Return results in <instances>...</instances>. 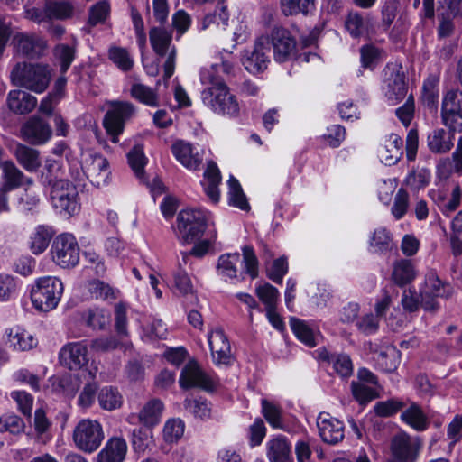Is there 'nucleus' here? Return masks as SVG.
Segmentation results:
<instances>
[{
    "label": "nucleus",
    "mask_w": 462,
    "mask_h": 462,
    "mask_svg": "<svg viewBox=\"0 0 462 462\" xmlns=\"http://www.w3.org/2000/svg\"><path fill=\"white\" fill-rule=\"evenodd\" d=\"M216 239L217 231L210 230L208 238L200 240L198 243H196L189 253H182L183 264H187V261L189 255H194L196 257H203L213 246L214 243L216 242Z\"/></svg>",
    "instance_id": "obj_55"
},
{
    "label": "nucleus",
    "mask_w": 462,
    "mask_h": 462,
    "mask_svg": "<svg viewBox=\"0 0 462 462\" xmlns=\"http://www.w3.org/2000/svg\"><path fill=\"white\" fill-rule=\"evenodd\" d=\"M346 30L353 38H358L368 31V25L363 14L357 11H351L345 19Z\"/></svg>",
    "instance_id": "obj_47"
},
{
    "label": "nucleus",
    "mask_w": 462,
    "mask_h": 462,
    "mask_svg": "<svg viewBox=\"0 0 462 462\" xmlns=\"http://www.w3.org/2000/svg\"><path fill=\"white\" fill-rule=\"evenodd\" d=\"M213 224L209 211L204 208H186L177 217V235L183 243L189 244L200 238L206 228Z\"/></svg>",
    "instance_id": "obj_4"
},
{
    "label": "nucleus",
    "mask_w": 462,
    "mask_h": 462,
    "mask_svg": "<svg viewBox=\"0 0 462 462\" xmlns=\"http://www.w3.org/2000/svg\"><path fill=\"white\" fill-rule=\"evenodd\" d=\"M261 412L273 429L284 428L283 411L276 400L262 398Z\"/></svg>",
    "instance_id": "obj_31"
},
{
    "label": "nucleus",
    "mask_w": 462,
    "mask_h": 462,
    "mask_svg": "<svg viewBox=\"0 0 462 462\" xmlns=\"http://www.w3.org/2000/svg\"><path fill=\"white\" fill-rule=\"evenodd\" d=\"M14 155L18 163L28 172H36L42 165L39 151L24 144H16Z\"/></svg>",
    "instance_id": "obj_29"
},
{
    "label": "nucleus",
    "mask_w": 462,
    "mask_h": 462,
    "mask_svg": "<svg viewBox=\"0 0 462 462\" xmlns=\"http://www.w3.org/2000/svg\"><path fill=\"white\" fill-rule=\"evenodd\" d=\"M127 161L131 169L138 178L143 175V169L147 163V158L141 144L134 145L127 153Z\"/></svg>",
    "instance_id": "obj_52"
},
{
    "label": "nucleus",
    "mask_w": 462,
    "mask_h": 462,
    "mask_svg": "<svg viewBox=\"0 0 462 462\" xmlns=\"http://www.w3.org/2000/svg\"><path fill=\"white\" fill-rule=\"evenodd\" d=\"M227 185L228 204L241 210H248L250 206L238 180L231 175L227 180Z\"/></svg>",
    "instance_id": "obj_45"
},
{
    "label": "nucleus",
    "mask_w": 462,
    "mask_h": 462,
    "mask_svg": "<svg viewBox=\"0 0 462 462\" xmlns=\"http://www.w3.org/2000/svg\"><path fill=\"white\" fill-rule=\"evenodd\" d=\"M147 340L164 339L167 336V327L162 319H152L151 323L143 329Z\"/></svg>",
    "instance_id": "obj_64"
},
{
    "label": "nucleus",
    "mask_w": 462,
    "mask_h": 462,
    "mask_svg": "<svg viewBox=\"0 0 462 462\" xmlns=\"http://www.w3.org/2000/svg\"><path fill=\"white\" fill-rule=\"evenodd\" d=\"M267 429L263 420L260 418L254 420L249 427V445L251 448L260 446L266 436Z\"/></svg>",
    "instance_id": "obj_63"
},
{
    "label": "nucleus",
    "mask_w": 462,
    "mask_h": 462,
    "mask_svg": "<svg viewBox=\"0 0 462 462\" xmlns=\"http://www.w3.org/2000/svg\"><path fill=\"white\" fill-rule=\"evenodd\" d=\"M255 293L265 306V310L276 308L279 300V291L274 286L268 282L257 283L255 286Z\"/></svg>",
    "instance_id": "obj_49"
},
{
    "label": "nucleus",
    "mask_w": 462,
    "mask_h": 462,
    "mask_svg": "<svg viewBox=\"0 0 462 462\" xmlns=\"http://www.w3.org/2000/svg\"><path fill=\"white\" fill-rule=\"evenodd\" d=\"M420 447L417 439H411L404 432L396 435L391 444L393 455L401 461H413Z\"/></svg>",
    "instance_id": "obj_22"
},
{
    "label": "nucleus",
    "mask_w": 462,
    "mask_h": 462,
    "mask_svg": "<svg viewBox=\"0 0 462 462\" xmlns=\"http://www.w3.org/2000/svg\"><path fill=\"white\" fill-rule=\"evenodd\" d=\"M449 292V285L443 283L435 273L430 272L420 292L422 308L427 311H435L439 308L436 298L448 297Z\"/></svg>",
    "instance_id": "obj_12"
},
{
    "label": "nucleus",
    "mask_w": 462,
    "mask_h": 462,
    "mask_svg": "<svg viewBox=\"0 0 462 462\" xmlns=\"http://www.w3.org/2000/svg\"><path fill=\"white\" fill-rule=\"evenodd\" d=\"M370 251L374 254H386L394 247L393 236L389 230L384 227L374 229L369 239Z\"/></svg>",
    "instance_id": "obj_36"
},
{
    "label": "nucleus",
    "mask_w": 462,
    "mask_h": 462,
    "mask_svg": "<svg viewBox=\"0 0 462 462\" xmlns=\"http://www.w3.org/2000/svg\"><path fill=\"white\" fill-rule=\"evenodd\" d=\"M421 98L424 106H426L429 109L432 111H437L439 91L437 89V85L434 80L428 79L427 81L424 82Z\"/></svg>",
    "instance_id": "obj_58"
},
{
    "label": "nucleus",
    "mask_w": 462,
    "mask_h": 462,
    "mask_svg": "<svg viewBox=\"0 0 462 462\" xmlns=\"http://www.w3.org/2000/svg\"><path fill=\"white\" fill-rule=\"evenodd\" d=\"M55 235L54 228L50 225H37L30 233L27 245L35 255L42 254L50 245Z\"/></svg>",
    "instance_id": "obj_24"
},
{
    "label": "nucleus",
    "mask_w": 462,
    "mask_h": 462,
    "mask_svg": "<svg viewBox=\"0 0 462 462\" xmlns=\"http://www.w3.org/2000/svg\"><path fill=\"white\" fill-rule=\"evenodd\" d=\"M105 439L103 427L98 420L83 419L73 430V441L76 447L86 452L93 453Z\"/></svg>",
    "instance_id": "obj_7"
},
{
    "label": "nucleus",
    "mask_w": 462,
    "mask_h": 462,
    "mask_svg": "<svg viewBox=\"0 0 462 462\" xmlns=\"http://www.w3.org/2000/svg\"><path fill=\"white\" fill-rule=\"evenodd\" d=\"M151 45L160 56H164L171 45L172 34L162 27H152L149 32Z\"/></svg>",
    "instance_id": "obj_43"
},
{
    "label": "nucleus",
    "mask_w": 462,
    "mask_h": 462,
    "mask_svg": "<svg viewBox=\"0 0 462 462\" xmlns=\"http://www.w3.org/2000/svg\"><path fill=\"white\" fill-rule=\"evenodd\" d=\"M430 180V171L426 169L411 171L405 179V184L412 189H420L429 184Z\"/></svg>",
    "instance_id": "obj_60"
},
{
    "label": "nucleus",
    "mask_w": 462,
    "mask_h": 462,
    "mask_svg": "<svg viewBox=\"0 0 462 462\" xmlns=\"http://www.w3.org/2000/svg\"><path fill=\"white\" fill-rule=\"evenodd\" d=\"M60 362L69 370H79L89 361L88 344L85 340L69 342L59 353Z\"/></svg>",
    "instance_id": "obj_13"
},
{
    "label": "nucleus",
    "mask_w": 462,
    "mask_h": 462,
    "mask_svg": "<svg viewBox=\"0 0 462 462\" xmlns=\"http://www.w3.org/2000/svg\"><path fill=\"white\" fill-rule=\"evenodd\" d=\"M13 42L17 52L29 59L42 57L47 48L46 41L34 33L18 32Z\"/></svg>",
    "instance_id": "obj_15"
},
{
    "label": "nucleus",
    "mask_w": 462,
    "mask_h": 462,
    "mask_svg": "<svg viewBox=\"0 0 462 462\" xmlns=\"http://www.w3.org/2000/svg\"><path fill=\"white\" fill-rule=\"evenodd\" d=\"M415 276L416 272L410 260L402 259L394 263L392 279L398 286H404L411 282Z\"/></svg>",
    "instance_id": "obj_41"
},
{
    "label": "nucleus",
    "mask_w": 462,
    "mask_h": 462,
    "mask_svg": "<svg viewBox=\"0 0 462 462\" xmlns=\"http://www.w3.org/2000/svg\"><path fill=\"white\" fill-rule=\"evenodd\" d=\"M128 446L122 437H112L107 439L103 448L97 455V462H124Z\"/></svg>",
    "instance_id": "obj_23"
},
{
    "label": "nucleus",
    "mask_w": 462,
    "mask_h": 462,
    "mask_svg": "<svg viewBox=\"0 0 462 462\" xmlns=\"http://www.w3.org/2000/svg\"><path fill=\"white\" fill-rule=\"evenodd\" d=\"M184 431L185 423L181 419H170L163 427V439L168 443L178 442L182 438Z\"/></svg>",
    "instance_id": "obj_51"
},
{
    "label": "nucleus",
    "mask_w": 462,
    "mask_h": 462,
    "mask_svg": "<svg viewBox=\"0 0 462 462\" xmlns=\"http://www.w3.org/2000/svg\"><path fill=\"white\" fill-rule=\"evenodd\" d=\"M87 324L94 329H104L110 321V313L103 308L89 309L86 314Z\"/></svg>",
    "instance_id": "obj_54"
},
{
    "label": "nucleus",
    "mask_w": 462,
    "mask_h": 462,
    "mask_svg": "<svg viewBox=\"0 0 462 462\" xmlns=\"http://www.w3.org/2000/svg\"><path fill=\"white\" fill-rule=\"evenodd\" d=\"M87 290L90 297L103 301L114 300L119 294V290L99 279L88 282Z\"/></svg>",
    "instance_id": "obj_38"
},
{
    "label": "nucleus",
    "mask_w": 462,
    "mask_h": 462,
    "mask_svg": "<svg viewBox=\"0 0 462 462\" xmlns=\"http://www.w3.org/2000/svg\"><path fill=\"white\" fill-rule=\"evenodd\" d=\"M135 108L129 102H114L104 117V127L111 142H119V135L124 132L125 124L134 114Z\"/></svg>",
    "instance_id": "obj_9"
},
{
    "label": "nucleus",
    "mask_w": 462,
    "mask_h": 462,
    "mask_svg": "<svg viewBox=\"0 0 462 462\" xmlns=\"http://www.w3.org/2000/svg\"><path fill=\"white\" fill-rule=\"evenodd\" d=\"M386 82L387 89L385 90V96L390 101L396 103L405 97L407 86L403 72H400L399 70L391 71Z\"/></svg>",
    "instance_id": "obj_33"
},
{
    "label": "nucleus",
    "mask_w": 462,
    "mask_h": 462,
    "mask_svg": "<svg viewBox=\"0 0 462 462\" xmlns=\"http://www.w3.org/2000/svg\"><path fill=\"white\" fill-rule=\"evenodd\" d=\"M110 14L109 3L102 0L95 4L89 9L88 24L91 27L103 23Z\"/></svg>",
    "instance_id": "obj_56"
},
{
    "label": "nucleus",
    "mask_w": 462,
    "mask_h": 462,
    "mask_svg": "<svg viewBox=\"0 0 462 462\" xmlns=\"http://www.w3.org/2000/svg\"><path fill=\"white\" fill-rule=\"evenodd\" d=\"M453 131H447L443 128L433 129L427 137V145L433 153H447L454 146Z\"/></svg>",
    "instance_id": "obj_27"
},
{
    "label": "nucleus",
    "mask_w": 462,
    "mask_h": 462,
    "mask_svg": "<svg viewBox=\"0 0 462 462\" xmlns=\"http://www.w3.org/2000/svg\"><path fill=\"white\" fill-rule=\"evenodd\" d=\"M317 427L321 439L329 445H336L345 437V428L342 421L332 417L329 413L321 412L317 418Z\"/></svg>",
    "instance_id": "obj_17"
},
{
    "label": "nucleus",
    "mask_w": 462,
    "mask_h": 462,
    "mask_svg": "<svg viewBox=\"0 0 462 462\" xmlns=\"http://www.w3.org/2000/svg\"><path fill=\"white\" fill-rule=\"evenodd\" d=\"M22 134L24 140L32 144H43L51 139L52 130L47 122L33 116L23 125Z\"/></svg>",
    "instance_id": "obj_20"
},
{
    "label": "nucleus",
    "mask_w": 462,
    "mask_h": 462,
    "mask_svg": "<svg viewBox=\"0 0 462 462\" xmlns=\"http://www.w3.org/2000/svg\"><path fill=\"white\" fill-rule=\"evenodd\" d=\"M269 462H289V441L286 436L276 434L266 442Z\"/></svg>",
    "instance_id": "obj_28"
},
{
    "label": "nucleus",
    "mask_w": 462,
    "mask_h": 462,
    "mask_svg": "<svg viewBox=\"0 0 462 462\" xmlns=\"http://www.w3.org/2000/svg\"><path fill=\"white\" fill-rule=\"evenodd\" d=\"M401 418L416 430H424L429 425L426 415L416 403H411V405L402 413Z\"/></svg>",
    "instance_id": "obj_46"
},
{
    "label": "nucleus",
    "mask_w": 462,
    "mask_h": 462,
    "mask_svg": "<svg viewBox=\"0 0 462 462\" xmlns=\"http://www.w3.org/2000/svg\"><path fill=\"white\" fill-rule=\"evenodd\" d=\"M443 124L454 132H462V91L448 90L441 104Z\"/></svg>",
    "instance_id": "obj_11"
},
{
    "label": "nucleus",
    "mask_w": 462,
    "mask_h": 462,
    "mask_svg": "<svg viewBox=\"0 0 462 462\" xmlns=\"http://www.w3.org/2000/svg\"><path fill=\"white\" fill-rule=\"evenodd\" d=\"M79 252L78 241L71 233L57 236L51 249L53 262L61 268H73L78 265Z\"/></svg>",
    "instance_id": "obj_8"
},
{
    "label": "nucleus",
    "mask_w": 462,
    "mask_h": 462,
    "mask_svg": "<svg viewBox=\"0 0 462 462\" xmlns=\"http://www.w3.org/2000/svg\"><path fill=\"white\" fill-rule=\"evenodd\" d=\"M4 183L1 187L3 192H9L19 188L24 181L25 176L12 161L2 163Z\"/></svg>",
    "instance_id": "obj_35"
},
{
    "label": "nucleus",
    "mask_w": 462,
    "mask_h": 462,
    "mask_svg": "<svg viewBox=\"0 0 462 462\" xmlns=\"http://www.w3.org/2000/svg\"><path fill=\"white\" fill-rule=\"evenodd\" d=\"M398 351L394 347L387 348L378 355L377 364L383 371L393 372L398 365Z\"/></svg>",
    "instance_id": "obj_61"
},
{
    "label": "nucleus",
    "mask_w": 462,
    "mask_h": 462,
    "mask_svg": "<svg viewBox=\"0 0 462 462\" xmlns=\"http://www.w3.org/2000/svg\"><path fill=\"white\" fill-rule=\"evenodd\" d=\"M208 341L213 362L216 365H228L232 362L230 343L220 328L212 329L208 335Z\"/></svg>",
    "instance_id": "obj_16"
},
{
    "label": "nucleus",
    "mask_w": 462,
    "mask_h": 462,
    "mask_svg": "<svg viewBox=\"0 0 462 462\" xmlns=\"http://www.w3.org/2000/svg\"><path fill=\"white\" fill-rule=\"evenodd\" d=\"M132 97L140 103L156 107L159 106V97L157 92L152 88L139 82L133 83L130 88Z\"/></svg>",
    "instance_id": "obj_44"
},
{
    "label": "nucleus",
    "mask_w": 462,
    "mask_h": 462,
    "mask_svg": "<svg viewBox=\"0 0 462 462\" xmlns=\"http://www.w3.org/2000/svg\"><path fill=\"white\" fill-rule=\"evenodd\" d=\"M268 38L258 37L252 52L243 56L242 62L245 69L252 74L263 72L269 63L267 52L269 51Z\"/></svg>",
    "instance_id": "obj_19"
},
{
    "label": "nucleus",
    "mask_w": 462,
    "mask_h": 462,
    "mask_svg": "<svg viewBox=\"0 0 462 462\" xmlns=\"http://www.w3.org/2000/svg\"><path fill=\"white\" fill-rule=\"evenodd\" d=\"M381 161L387 165L399 162L402 155V140L395 134H392L383 147L379 149Z\"/></svg>",
    "instance_id": "obj_37"
},
{
    "label": "nucleus",
    "mask_w": 462,
    "mask_h": 462,
    "mask_svg": "<svg viewBox=\"0 0 462 462\" xmlns=\"http://www.w3.org/2000/svg\"><path fill=\"white\" fill-rule=\"evenodd\" d=\"M51 203L60 214L69 217L76 215L80 208L79 192L76 186L68 180L60 179L51 187Z\"/></svg>",
    "instance_id": "obj_6"
},
{
    "label": "nucleus",
    "mask_w": 462,
    "mask_h": 462,
    "mask_svg": "<svg viewBox=\"0 0 462 462\" xmlns=\"http://www.w3.org/2000/svg\"><path fill=\"white\" fill-rule=\"evenodd\" d=\"M50 20H64L70 18L74 13L73 3L68 0L54 1L47 4Z\"/></svg>",
    "instance_id": "obj_50"
},
{
    "label": "nucleus",
    "mask_w": 462,
    "mask_h": 462,
    "mask_svg": "<svg viewBox=\"0 0 462 462\" xmlns=\"http://www.w3.org/2000/svg\"><path fill=\"white\" fill-rule=\"evenodd\" d=\"M54 55L60 63V71L66 73L75 58V50L67 44H58L54 49Z\"/></svg>",
    "instance_id": "obj_57"
},
{
    "label": "nucleus",
    "mask_w": 462,
    "mask_h": 462,
    "mask_svg": "<svg viewBox=\"0 0 462 462\" xmlns=\"http://www.w3.org/2000/svg\"><path fill=\"white\" fill-rule=\"evenodd\" d=\"M99 407L106 411L120 409L124 398L119 390L114 386H104L99 389L97 395Z\"/></svg>",
    "instance_id": "obj_34"
},
{
    "label": "nucleus",
    "mask_w": 462,
    "mask_h": 462,
    "mask_svg": "<svg viewBox=\"0 0 462 462\" xmlns=\"http://www.w3.org/2000/svg\"><path fill=\"white\" fill-rule=\"evenodd\" d=\"M10 79L13 85L41 94L50 84L51 69L41 63L19 62L13 68Z\"/></svg>",
    "instance_id": "obj_2"
},
{
    "label": "nucleus",
    "mask_w": 462,
    "mask_h": 462,
    "mask_svg": "<svg viewBox=\"0 0 462 462\" xmlns=\"http://www.w3.org/2000/svg\"><path fill=\"white\" fill-rule=\"evenodd\" d=\"M184 407L197 419L207 420L211 418V403L205 399H186Z\"/></svg>",
    "instance_id": "obj_48"
},
{
    "label": "nucleus",
    "mask_w": 462,
    "mask_h": 462,
    "mask_svg": "<svg viewBox=\"0 0 462 462\" xmlns=\"http://www.w3.org/2000/svg\"><path fill=\"white\" fill-rule=\"evenodd\" d=\"M291 328L295 337L305 346L314 347L318 344L319 334L313 330L307 322L291 318Z\"/></svg>",
    "instance_id": "obj_39"
},
{
    "label": "nucleus",
    "mask_w": 462,
    "mask_h": 462,
    "mask_svg": "<svg viewBox=\"0 0 462 462\" xmlns=\"http://www.w3.org/2000/svg\"><path fill=\"white\" fill-rule=\"evenodd\" d=\"M179 383L184 390L199 388L206 392H212L216 389L217 382L211 374L204 371L195 360H190L182 368Z\"/></svg>",
    "instance_id": "obj_10"
},
{
    "label": "nucleus",
    "mask_w": 462,
    "mask_h": 462,
    "mask_svg": "<svg viewBox=\"0 0 462 462\" xmlns=\"http://www.w3.org/2000/svg\"><path fill=\"white\" fill-rule=\"evenodd\" d=\"M109 59L123 71H128L134 65V60L125 48L112 46L108 50Z\"/></svg>",
    "instance_id": "obj_53"
},
{
    "label": "nucleus",
    "mask_w": 462,
    "mask_h": 462,
    "mask_svg": "<svg viewBox=\"0 0 462 462\" xmlns=\"http://www.w3.org/2000/svg\"><path fill=\"white\" fill-rule=\"evenodd\" d=\"M82 170L89 181L97 187L106 185L110 174L109 162L107 159L97 153L88 154L86 156L83 162Z\"/></svg>",
    "instance_id": "obj_14"
},
{
    "label": "nucleus",
    "mask_w": 462,
    "mask_h": 462,
    "mask_svg": "<svg viewBox=\"0 0 462 462\" xmlns=\"http://www.w3.org/2000/svg\"><path fill=\"white\" fill-rule=\"evenodd\" d=\"M221 183L220 171L216 162L210 161L207 163V168L203 174L201 185L208 198L213 202L217 203L220 199L219 185Z\"/></svg>",
    "instance_id": "obj_25"
},
{
    "label": "nucleus",
    "mask_w": 462,
    "mask_h": 462,
    "mask_svg": "<svg viewBox=\"0 0 462 462\" xmlns=\"http://www.w3.org/2000/svg\"><path fill=\"white\" fill-rule=\"evenodd\" d=\"M164 409L162 402L152 399L147 402L139 412V420L145 426H154L159 423Z\"/></svg>",
    "instance_id": "obj_40"
},
{
    "label": "nucleus",
    "mask_w": 462,
    "mask_h": 462,
    "mask_svg": "<svg viewBox=\"0 0 462 462\" xmlns=\"http://www.w3.org/2000/svg\"><path fill=\"white\" fill-rule=\"evenodd\" d=\"M6 102L12 112L24 115L34 109L37 105V98L23 90L14 89L8 93Z\"/></svg>",
    "instance_id": "obj_26"
},
{
    "label": "nucleus",
    "mask_w": 462,
    "mask_h": 462,
    "mask_svg": "<svg viewBox=\"0 0 462 462\" xmlns=\"http://www.w3.org/2000/svg\"><path fill=\"white\" fill-rule=\"evenodd\" d=\"M217 274L226 282L236 284L245 280L248 275L252 280L258 277L259 262L252 246L242 247V256L239 253H226L221 254L216 265Z\"/></svg>",
    "instance_id": "obj_1"
},
{
    "label": "nucleus",
    "mask_w": 462,
    "mask_h": 462,
    "mask_svg": "<svg viewBox=\"0 0 462 462\" xmlns=\"http://www.w3.org/2000/svg\"><path fill=\"white\" fill-rule=\"evenodd\" d=\"M260 37L268 38L269 51H273V59L278 63H283L289 60V31L279 25L273 24L267 34Z\"/></svg>",
    "instance_id": "obj_18"
},
{
    "label": "nucleus",
    "mask_w": 462,
    "mask_h": 462,
    "mask_svg": "<svg viewBox=\"0 0 462 462\" xmlns=\"http://www.w3.org/2000/svg\"><path fill=\"white\" fill-rule=\"evenodd\" d=\"M331 363L335 372L342 378L352 375L353 363L349 356L345 354L331 356Z\"/></svg>",
    "instance_id": "obj_59"
},
{
    "label": "nucleus",
    "mask_w": 462,
    "mask_h": 462,
    "mask_svg": "<svg viewBox=\"0 0 462 462\" xmlns=\"http://www.w3.org/2000/svg\"><path fill=\"white\" fill-rule=\"evenodd\" d=\"M200 96L203 105L213 113L231 119L239 117V102L226 84L206 87Z\"/></svg>",
    "instance_id": "obj_3"
},
{
    "label": "nucleus",
    "mask_w": 462,
    "mask_h": 462,
    "mask_svg": "<svg viewBox=\"0 0 462 462\" xmlns=\"http://www.w3.org/2000/svg\"><path fill=\"white\" fill-rule=\"evenodd\" d=\"M26 184L29 187L25 188L23 192L20 195L17 200V209L24 215H33L37 212L41 199L39 191L35 188L31 187L33 180L31 178L26 179Z\"/></svg>",
    "instance_id": "obj_30"
},
{
    "label": "nucleus",
    "mask_w": 462,
    "mask_h": 462,
    "mask_svg": "<svg viewBox=\"0 0 462 462\" xmlns=\"http://www.w3.org/2000/svg\"><path fill=\"white\" fill-rule=\"evenodd\" d=\"M11 397L15 401L19 411L23 415L31 417L33 404L32 396L24 391H13Z\"/></svg>",
    "instance_id": "obj_62"
},
{
    "label": "nucleus",
    "mask_w": 462,
    "mask_h": 462,
    "mask_svg": "<svg viewBox=\"0 0 462 462\" xmlns=\"http://www.w3.org/2000/svg\"><path fill=\"white\" fill-rule=\"evenodd\" d=\"M62 282L54 276L38 278L31 291L32 306L41 311L55 309L63 294Z\"/></svg>",
    "instance_id": "obj_5"
},
{
    "label": "nucleus",
    "mask_w": 462,
    "mask_h": 462,
    "mask_svg": "<svg viewBox=\"0 0 462 462\" xmlns=\"http://www.w3.org/2000/svg\"><path fill=\"white\" fill-rule=\"evenodd\" d=\"M8 341L15 350L28 351L37 345V339L26 329L14 326L6 330Z\"/></svg>",
    "instance_id": "obj_32"
},
{
    "label": "nucleus",
    "mask_w": 462,
    "mask_h": 462,
    "mask_svg": "<svg viewBox=\"0 0 462 462\" xmlns=\"http://www.w3.org/2000/svg\"><path fill=\"white\" fill-rule=\"evenodd\" d=\"M172 153L185 168L195 171L203 161L202 149L184 141H177L172 144Z\"/></svg>",
    "instance_id": "obj_21"
},
{
    "label": "nucleus",
    "mask_w": 462,
    "mask_h": 462,
    "mask_svg": "<svg viewBox=\"0 0 462 462\" xmlns=\"http://www.w3.org/2000/svg\"><path fill=\"white\" fill-rule=\"evenodd\" d=\"M21 281L9 273H0V302H7L16 298L21 290Z\"/></svg>",
    "instance_id": "obj_42"
}]
</instances>
